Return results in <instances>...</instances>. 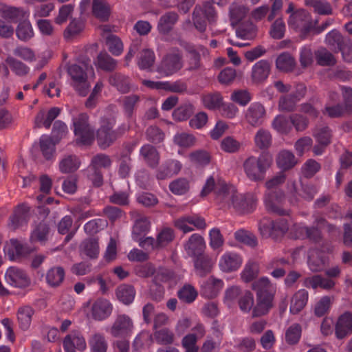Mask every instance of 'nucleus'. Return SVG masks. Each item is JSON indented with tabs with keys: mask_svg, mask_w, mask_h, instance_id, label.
<instances>
[{
	"mask_svg": "<svg viewBox=\"0 0 352 352\" xmlns=\"http://www.w3.org/2000/svg\"><path fill=\"white\" fill-rule=\"evenodd\" d=\"M116 120L113 118L103 117L101 118L100 126L96 132V140L98 146L105 149L111 145L117 138L129 129V126L123 125L118 131L113 130Z\"/></svg>",
	"mask_w": 352,
	"mask_h": 352,
	"instance_id": "7ed1b4c3",
	"label": "nucleus"
},
{
	"mask_svg": "<svg viewBox=\"0 0 352 352\" xmlns=\"http://www.w3.org/2000/svg\"><path fill=\"white\" fill-rule=\"evenodd\" d=\"M236 35L243 40H253L256 36V28L252 23H243L236 28Z\"/></svg>",
	"mask_w": 352,
	"mask_h": 352,
	"instance_id": "e433bc0d",
	"label": "nucleus"
},
{
	"mask_svg": "<svg viewBox=\"0 0 352 352\" xmlns=\"http://www.w3.org/2000/svg\"><path fill=\"white\" fill-rule=\"evenodd\" d=\"M190 188L189 182L186 178H178L169 184L170 190L175 195H184Z\"/></svg>",
	"mask_w": 352,
	"mask_h": 352,
	"instance_id": "13d9d810",
	"label": "nucleus"
},
{
	"mask_svg": "<svg viewBox=\"0 0 352 352\" xmlns=\"http://www.w3.org/2000/svg\"><path fill=\"white\" fill-rule=\"evenodd\" d=\"M212 191L215 194V199L219 204H223L233 208L240 214H247L253 211L257 199L250 194L239 193L233 186L228 185L219 176H210L201 192V197H206Z\"/></svg>",
	"mask_w": 352,
	"mask_h": 352,
	"instance_id": "f257e3e1",
	"label": "nucleus"
},
{
	"mask_svg": "<svg viewBox=\"0 0 352 352\" xmlns=\"http://www.w3.org/2000/svg\"><path fill=\"white\" fill-rule=\"evenodd\" d=\"M186 50L188 54L187 70L190 72L199 70L201 66L200 54L193 47H189Z\"/></svg>",
	"mask_w": 352,
	"mask_h": 352,
	"instance_id": "49530a36",
	"label": "nucleus"
},
{
	"mask_svg": "<svg viewBox=\"0 0 352 352\" xmlns=\"http://www.w3.org/2000/svg\"><path fill=\"white\" fill-rule=\"evenodd\" d=\"M222 280L210 276L201 286L202 294L208 298H215L223 287Z\"/></svg>",
	"mask_w": 352,
	"mask_h": 352,
	"instance_id": "a878e982",
	"label": "nucleus"
},
{
	"mask_svg": "<svg viewBox=\"0 0 352 352\" xmlns=\"http://www.w3.org/2000/svg\"><path fill=\"white\" fill-rule=\"evenodd\" d=\"M308 264L312 272H320L325 267V256L318 250L313 251L309 256Z\"/></svg>",
	"mask_w": 352,
	"mask_h": 352,
	"instance_id": "72a5a7b5",
	"label": "nucleus"
},
{
	"mask_svg": "<svg viewBox=\"0 0 352 352\" xmlns=\"http://www.w3.org/2000/svg\"><path fill=\"white\" fill-rule=\"evenodd\" d=\"M80 65H72L67 67V73L76 82H83L87 78V72L94 73V68L91 60L86 56L82 57L79 60Z\"/></svg>",
	"mask_w": 352,
	"mask_h": 352,
	"instance_id": "1a4fd4ad",
	"label": "nucleus"
},
{
	"mask_svg": "<svg viewBox=\"0 0 352 352\" xmlns=\"http://www.w3.org/2000/svg\"><path fill=\"white\" fill-rule=\"evenodd\" d=\"M316 62L321 66H333L336 63L333 54L324 47L316 52Z\"/></svg>",
	"mask_w": 352,
	"mask_h": 352,
	"instance_id": "37998d69",
	"label": "nucleus"
},
{
	"mask_svg": "<svg viewBox=\"0 0 352 352\" xmlns=\"http://www.w3.org/2000/svg\"><path fill=\"white\" fill-rule=\"evenodd\" d=\"M325 41L335 53H342L344 61L352 62V42L349 38L344 37L338 30H333L327 34Z\"/></svg>",
	"mask_w": 352,
	"mask_h": 352,
	"instance_id": "20e7f679",
	"label": "nucleus"
},
{
	"mask_svg": "<svg viewBox=\"0 0 352 352\" xmlns=\"http://www.w3.org/2000/svg\"><path fill=\"white\" fill-rule=\"evenodd\" d=\"M285 199L284 192L278 189L269 192L265 197V205L267 211L280 216L289 214L288 211L283 209L281 203Z\"/></svg>",
	"mask_w": 352,
	"mask_h": 352,
	"instance_id": "9d476101",
	"label": "nucleus"
},
{
	"mask_svg": "<svg viewBox=\"0 0 352 352\" xmlns=\"http://www.w3.org/2000/svg\"><path fill=\"white\" fill-rule=\"evenodd\" d=\"M195 257L194 267L199 276L204 277L211 272L213 261L208 255L202 254Z\"/></svg>",
	"mask_w": 352,
	"mask_h": 352,
	"instance_id": "b1692460",
	"label": "nucleus"
},
{
	"mask_svg": "<svg viewBox=\"0 0 352 352\" xmlns=\"http://www.w3.org/2000/svg\"><path fill=\"white\" fill-rule=\"evenodd\" d=\"M179 19V15L175 12H167L159 20L157 28L163 34H168Z\"/></svg>",
	"mask_w": 352,
	"mask_h": 352,
	"instance_id": "bb28decb",
	"label": "nucleus"
},
{
	"mask_svg": "<svg viewBox=\"0 0 352 352\" xmlns=\"http://www.w3.org/2000/svg\"><path fill=\"white\" fill-rule=\"evenodd\" d=\"M135 291L132 285H122L117 288L118 298L125 305L131 303L135 298Z\"/></svg>",
	"mask_w": 352,
	"mask_h": 352,
	"instance_id": "58836bf2",
	"label": "nucleus"
},
{
	"mask_svg": "<svg viewBox=\"0 0 352 352\" xmlns=\"http://www.w3.org/2000/svg\"><path fill=\"white\" fill-rule=\"evenodd\" d=\"M22 16V11L17 8L10 6L8 5L0 4V17L5 19L10 23H18L16 29V35L21 39V19Z\"/></svg>",
	"mask_w": 352,
	"mask_h": 352,
	"instance_id": "2eb2a0df",
	"label": "nucleus"
},
{
	"mask_svg": "<svg viewBox=\"0 0 352 352\" xmlns=\"http://www.w3.org/2000/svg\"><path fill=\"white\" fill-rule=\"evenodd\" d=\"M273 128L281 133H288L292 129L290 120L282 115L277 116L272 122Z\"/></svg>",
	"mask_w": 352,
	"mask_h": 352,
	"instance_id": "680f3d73",
	"label": "nucleus"
},
{
	"mask_svg": "<svg viewBox=\"0 0 352 352\" xmlns=\"http://www.w3.org/2000/svg\"><path fill=\"white\" fill-rule=\"evenodd\" d=\"M94 15L100 21H106L110 15V7L104 0H94L92 5Z\"/></svg>",
	"mask_w": 352,
	"mask_h": 352,
	"instance_id": "473e14b6",
	"label": "nucleus"
},
{
	"mask_svg": "<svg viewBox=\"0 0 352 352\" xmlns=\"http://www.w3.org/2000/svg\"><path fill=\"white\" fill-rule=\"evenodd\" d=\"M92 352H107L108 344L104 336L100 333H95L89 340Z\"/></svg>",
	"mask_w": 352,
	"mask_h": 352,
	"instance_id": "de8ad7c7",
	"label": "nucleus"
},
{
	"mask_svg": "<svg viewBox=\"0 0 352 352\" xmlns=\"http://www.w3.org/2000/svg\"><path fill=\"white\" fill-rule=\"evenodd\" d=\"M50 228L47 223L43 221H41L34 229L31 234V241H38L45 242L47 240V235Z\"/></svg>",
	"mask_w": 352,
	"mask_h": 352,
	"instance_id": "3c124183",
	"label": "nucleus"
},
{
	"mask_svg": "<svg viewBox=\"0 0 352 352\" xmlns=\"http://www.w3.org/2000/svg\"><path fill=\"white\" fill-rule=\"evenodd\" d=\"M109 83L117 87L122 93H126L129 91L130 87L127 78L120 73H115L109 78Z\"/></svg>",
	"mask_w": 352,
	"mask_h": 352,
	"instance_id": "09e8293b",
	"label": "nucleus"
},
{
	"mask_svg": "<svg viewBox=\"0 0 352 352\" xmlns=\"http://www.w3.org/2000/svg\"><path fill=\"white\" fill-rule=\"evenodd\" d=\"M153 336L155 341L162 345H170L174 343L175 340L174 333L166 327L155 330Z\"/></svg>",
	"mask_w": 352,
	"mask_h": 352,
	"instance_id": "f704fd0d",
	"label": "nucleus"
},
{
	"mask_svg": "<svg viewBox=\"0 0 352 352\" xmlns=\"http://www.w3.org/2000/svg\"><path fill=\"white\" fill-rule=\"evenodd\" d=\"M243 263L241 256L235 252L224 254L220 261V267L223 272H231L237 270Z\"/></svg>",
	"mask_w": 352,
	"mask_h": 352,
	"instance_id": "f3484780",
	"label": "nucleus"
},
{
	"mask_svg": "<svg viewBox=\"0 0 352 352\" xmlns=\"http://www.w3.org/2000/svg\"><path fill=\"white\" fill-rule=\"evenodd\" d=\"M302 333V327L298 323L291 325L285 332V340L290 345L296 344L298 342Z\"/></svg>",
	"mask_w": 352,
	"mask_h": 352,
	"instance_id": "4d7b16f0",
	"label": "nucleus"
},
{
	"mask_svg": "<svg viewBox=\"0 0 352 352\" xmlns=\"http://www.w3.org/2000/svg\"><path fill=\"white\" fill-rule=\"evenodd\" d=\"M296 65V62L294 57L287 52L280 54L276 60V68L284 72H292Z\"/></svg>",
	"mask_w": 352,
	"mask_h": 352,
	"instance_id": "2f4dec72",
	"label": "nucleus"
},
{
	"mask_svg": "<svg viewBox=\"0 0 352 352\" xmlns=\"http://www.w3.org/2000/svg\"><path fill=\"white\" fill-rule=\"evenodd\" d=\"M6 281L14 287L22 285V271L14 267H9L5 274Z\"/></svg>",
	"mask_w": 352,
	"mask_h": 352,
	"instance_id": "a18cd8bd",
	"label": "nucleus"
},
{
	"mask_svg": "<svg viewBox=\"0 0 352 352\" xmlns=\"http://www.w3.org/2000/svg\"><path fill=\"white\" fill-rule=\"evenodd\" d=\"M155 60L154 52L149 49H144L140 53L138 65L141 69H148L154 65Z\"/></svg>",
	"mask_w": 352,
	"mask_h": 352,
	"instance_id": "c03bdc74",
	"label": "nucleus"
},
{
	"mask_svg": "<svg viewBox=\"0 0 352 352\" xmlns=\"http://www.w3.org/2000/svg\"><path fill=\"white\" fill-rule=\"evenodd\" d=\"M317 193L316 187L311 184H301V193L298 194L296 183L291 184L289 202L296 206L300 202L299 197L307 201H311Z\"/></svg>",
	"mask_w": 352,
	"mask_h": 352,
	"instance_id": "9b49d317",
	"label": "nucleus"
},
{
	"mask_svg": "<svg viewBox=\"0 0 352 352\" xmlns=\"http://www.w3.org/2000/svg\"><path fill=\"white\" fill-rule=\"evenodd\" d=\"M65 270L62 267L51 268L47 273V283L52 287H57L63 281Z\"/></svg>",
	"mask_w": 352,
	"mask_h": 352,
	"instance_id": "79ce46f5",
	"label": "nucleus"
},
{
	"mask_svg": "<svg viewBox=\"0 0 352 352\" xmlns=\"http://www.w3.org/2000/svg\"><path fill=\"white\" fill-rule=\"evenodd\" d=\"M206 248V243L203 236L198 234H192L186 243L184 249L190 256H196L202 254Z\"/></svg>",
	"mask_w": 352,
	"mask_h": 352,
	"instance_id": "6ab92c4d",
	"label": "nucleus"
},
{
	"mask_svg": "<svg viewBox=\"0 0 352 352\" xmlns=\"http://www.w3.org/2000/svg\"><path fill=\"white\" fill-rule=\"evenodd\" d=\"M112 309V305L109 300L99 298L92 305V317L96 320H102L111 314Z\"/></svg>",
	"mask_w": 352,
	"mask_h": 352,
	"instance_id": "a211bd4d",
	"label": "nucleus"
},
{
	"mask_svg": "<svg viewBox=\"0 0 352 352\" xmlns=\"http://www.w3.org/2000/svg\"><path fill=\"white\" fill-rule=\"evenodd\" d=\"M272 156L268 152H263L258 157L250 156L243 164L246 176L253 182H262L265 174L272 163Z\"/></svg>",
	"mask_w": 352,
	"mask_h": 352,
	"instance_id": "f03ea898",
	"label": "nucleus"
},
{
	"mask_svg": "<svg viewBox=\"0 0 352 352\" xmlns=\"http://www.w3.org/2000/svg\"><path fill=\"white\" fill-rule=\"evenodd\" d=\"M204 106L209 109L220 108L223 105V98L219 93L215 92L204 95L202 98Z\"/></svg>",
	"mask_w": 352,
	"mask_h": 352,
	"instance_id": "5fc2aeb1",
	"label": "nucleus"
},
{
	"mask_svg": "<svg viewBox=\"0 0 352 352\" xmlns=\"http://www.w3.org/2000/svg\"><path fill=\"white\" fill-rule=\"evenodd\" d=\"M173 141L179 147L189 148L195 144L196 138L192 134L181 133L175 135Z\"/></svg>",
	"mask_w": 352,
	"mask_h": 352,
	"instance_id": "e2e57ef3",
	"label": "nucleus"
},
{
	"mask_svg": "<svg viewBox=\"0 0 352 352\" xmlns=\"http://www.w3.org/2000/svg\"><path fill=\"white\" fill-rule=\"evenodd\" d=\"M270 64L266 60H261L257 62L252 67L251 78L254 84L263 82L270 73Z\"/></svg>",
	"mask_w": 352,
	"mask_h": 352,
	"instance_id": "aec40b11",
	"label": "nucleus"
},
{
	"mask_svg": "<svg viewBox=\"0 0 352 352\" xmlns=\"http://www.w3.org/2000/svg\"><path fill=\"white\" fill-rule=\"evenodd\" d=\"M197 340V336L195 333H188L182 338V345L186 349V352H198Z\"/></svg>",
	"mask_w": 352,
	"mask_h": 352,
	"instance_id": "338daca9",
	"label": "nucleus"
},
{
	"mask_svg": "<svg viewBox=\"0 0 352 352\" xmlns=\"http://www.w3.org/2000/svg\"><path fill=\"white\" fill-rule=\"evenodd\" d=\"M133 327V323L131 318L125 314H120L116 317L111 327L110 333L113 337L118 338L127 335Z\"/></svg>",
	"mask_w": 352,
	"mask_h": 352,
	"instance_id": "4468645a",
	"label": "nucleus"
},
{
	"mask_svg": "<svg viewBox=\"0 0 352 352\" xmlns=\"http://www.w3.org/2000/svg\"><path fill=\"white\" fill-rule=\"evenodd\" d=\"M80 251L90 259L98 258L100 253L98 239L89 237L85 239L80 245Z\"/></svg>",
	"mask_w": 352,
	"mask_h": 352,
	"instance_id": "cd10ccee",
	"label": "nucleus"
},
{
	"mask_svg": "<svg viewBox=\"0 0 352 352\" xmlns=\"http://www.w3.org/2000/svg\"><path fill=\"white\" fill-rule=\"evenodd\" d=\"M342 97L343 100L342 107L347 113V116L352 115V88L342 86Z\"/></svg>",
	"mask_w": 352,
	"mask_h": 352,
	"instance_id": "774afa93",
	"label": "nucleus"
},
{
	"mask_svg": "<svg viewBox=\"0 0 352 352\" xmlns=\"http://www.w3.org/2000/svg\"><path fill=\"white\" fill-rule=\"evenodd\" d=\"M248 10L244 6L232 4L230 8L231 24L235 25L239 23L245 16Z\"/></svg>",
	"mask_w": 352,
	"mask_h": 352,
	"instance_id": "864d4df0",
	"label": "nucleus"
},
{
	"mask_svg": "<svg viewBox=\"0 0 352 352\" xmlns=\"http://www.w3.org/2000/svg\"><path fill=\"white\" fill-rule=\"evenodd\" d=\"M297 100L291 94L282 96L279 98L278 108L281 111L292 112L295 111Z\"/></svg>",
	"mask_w": 352,
	"mask_h": 352,
	"instance_id": "bf43d9fd",
	"label": "nucleus"
},
{
	"mask_svg": "<svg viewBox=\"0 0 352 352\" xmlns=\"http://www.w3.org/2000/svg\"><path fill=\"white\" fill-rule=\"evenodd\" d=\"M234 239L241 243L251 248H255L258 245L256 236L251 232L241 229L235 232Z\"/></svg>",
	"mask_w": 352,
	"mask_h": 352,
	"instance_id": "a19ab883",
	"label": "nucleus"
},
{
	"mask_svg": "<svg viewBox=\"0 0 352 352\" xmlns=\"http://www.w3.org/2000/svg\"><path fill=\"white\" fill-rule=\"evenodd\" d=\"M197 292L195 287L190 284L184 285L177 292L179 300L186 303L192 302L197 297Z\"/></svg>",
	"mask_w": 352,
	"mask_h": 352,
	"instance_id": "8fccbe9b",
	"label": "nucleus"
},
{
	"mask_svg": "<svg viewBox=\"0 0 352 352\" xmlns=\"http://www.w3.org/2000/svg\"><path fill=\"white\" fill-rule=\"evenodd\" d=\"M182 67V52L178 48H173L163 56L157 72L164 76H169L179 71Z\"/></svg>",
	"mask_w": 352,
	"mask_h": 352,
	"instance_id": "39448f33",
	"label": "nucleus"
},
{
	"mask_svg": "<svg viewBox=\"0 0 352 352\" xmlns=\"http://www.w3.org/2000/svg\"><path fill=\"white\" fill-rule=\"evenodd\" d=\"M175 239V233L173 229L170 228H163L157 236V245L159 249L167 246Z\"/></svg>",
	"mask_w": 352,
	"mask_h": 352,
	"instance_id": "6e6d98bb",
	"label": "nucleus"
},
{
	"mask_svg": "<svg viewBox=\"0 0 352 352\" xmlns=\"http://www.w3.org/2000/svg\"><path fill=\"white\" fill-rule=\"evenodd\" d=\"M308 300V292L305 289L298 291L293 296L289 311L292 314H298L305 307Z\"/></svg>",
	"mask_w": 352,
	"mask_h": 352,
	"instance_id": "c756f323",
	"label": "nucleus"
},
{
	"mask_svg": "<svg viewBox=\"0 0 352 352\" xmlns=\"http://www.w3.org/2000/svg\"><path fill=\"white\" fill-rule=\"evenodd\" d=\"M57 143L56 140L50 137L40 139V148L45 160H50L52 159L56 151L55 146Z\"/></svg>",
	"mask_w": 352,
	"mask_h": 352,
	"instance_id": "4c0bfd02",
	"label": "nucleus"
},
{
	"mask_svg": "<svg viewBox=\"0 0 352 352\" xmlns=\"http://www.w3.org/2000/svg\"><path fill=\"white\" fill-rule=\"evenodd\" d=\"M352 333V314L346 311L339 316L335 325V334L338 339L342 340Z\"/></svg>",
	"mask_w": 352,
	"mask_h": 352,
	"instance_id": "dca6fc26",
	"label": "nucleus"
},
{
	"mask_svg": "<svg viewBox=\"0 0 352 352\" xmlns=\"http://www.w3.org/2000/svg\"><path fill=\"white\" fill-rule=\"evenodd\" d=\"M74 133L76 143L91 145L94 140V131L89 124V117L85 113L80 114L74 119Z\"/></svg>",
	"mask_w": 352,
	"mask_h": 352,
	"instance_id": "0eeeda50",
	"label": "nucleus"
},
{
	"mask_svg": "<svg viewBox=\"0 0 352 352\" xmlns=\"http://www.w3.org/2000/svg\"><path fill=\"white\" fill-rule=\"evenodd\" d=\"M288 24L294 29L301 28L300 36L302 39L307 38L312 28H314L309 14L303 9L292 12L290 14Z\"/></svg>",
	"mask_w": 352,
	"mask_h": 352,
	"instance_id": "6e6552de",
	"label": "nucleus"
},
{
	"mask_svg": "<svg viewBox=\"0 0 352 352\" xmlns=\"http://www.w3.org/2000/svg\"><path fill=\"white\" fill-rule=\"evenodd\" d=\"M254 142L258 148L267 149L272 144V135L268 131L261 129L255 135Z\"/></svg>",
	"mask_w": 352,
	"mask_h": 352,
	"instance_id": "603ef678",
	"label": "nucleus"
},
{
	"mask_svg": "<svg viewBox=\"0 0 352 352\" xmlns=\"http://www.w3.org/2000/svg\"><path fill=\"white\" fill-rule=\"evenodd\" d=\"M276 162L282 170H288L296 166L298 160L291 151L283 150L278 153Z\"/></svg>",
	"mask_w": 352,
	"mask_h": 352,
	"instance_id": "7c9ffc66",
	"label": "nucleus"
},
{
	"mask_svg": "<svg viewBox=\"0 0 352 352\" xmlns=\"http://www.w3.org/2000/svg\"><path fill=\"white\" fill-rule=\"evenodd\" d=\"M6 256L11 261H20L22 258V243L16 239H11L4 246Z\"/></svg>",
	"mask_w": 352,
	"mask_h": 352,
	"instance_id": "393cba45",
	"label": "nucleus"
},
{
	"mask_svg": "<svg viewBox=\"0 0 352 352\" xmlns=\"http://www.w3.org/2000/svg\"><path fill=\"white\" fill-rule=\"evenodd\" d=\"M80 162L76 155H67L59 163L60 170L63 173L75 172L80 166Z\"/></svg>",
	"mask_w": 352,
	"mask_h": 352,
	"instance_id": "c9c22d12",
	"label": "nucleus"
},
{
	"mask_svg": "<svg viewBox=\"0 0 352 352\" xmlns=\"http://www.w3.org/2000/svg\"><path fill=\"white\" fill-rule=\"evenodd\" d=\"M274 294L256 295V304L253 308L252 317L266 315L273 307Z\"/></svg>",
	"mask_w": 352,
	"mask_h": 352,
	"instance_id": "4be33fe9",
	"label": "nucleus"
},
{
	"mask_svg": "<svg viewBox=\"0 0 352 352\" xmlns=\"http://www.w3.org/2000/svg\"><path fill=\"white\" fill-rule=\"evenodd\" d=\"M216 19L217 12L212 4L209 2L204 3L203 6H196L192 12L194 25L201 32L206 29V21L211 23L215 22Z\"/></svg>",
	"mask_w": 352,
	"mask_h": 352,
	"instance_id": "423d86ee",
	"label": "nucleus"
},
{
	"mask_svg": "<svg viewBox=\"0 0 352 352\" xmlns=\"http://www.w3.org/2000/svg\"><path fill=\"white\" fill-rule=\"evenodd\" d=\"M94 63L98 68L109 72L114 71L118 65L117 60L113 58L106 51H102L98 54Z\"/></svg>",
	"mask_w": 352,
	"mask_h": 352,
	"instance_id": "c85d7f7f",
	"label": "nucleus"
},
{
	"mask_svg": "<svg viewBox=\"0 0 352 352\" xmlns=\"http://www.w3.org/2000/svg\"><path fill=\"white\" fill-rule=\"evenodd\" d=\"M140 153L150 168H155L159 165L160 155L155 146L145 144L140 148Z\"/></svg>",
	"mask_w": 352,
	"mask_h": 352,
	"instance_id": "5701e85b",
	"label": "nucleus"
},
{
	"mask_svg": "<svg viewBox=\"0 0 352 352\" xmlns=\"http://www.w3.org/2000/svg\"><path fill=\"white\" fill-rule=\"evenodd\" d=\"M266 111L261 103H253L246 110L244 116L245 122L252 127H258L263 124Z\"/></svg>",
	"mask_w": 352,
	"mask_h": 352,
	"instance_id": "f8f14e48",
	"label": "nucleus"
},
{
	"mask_svg": "<svg viewBox=\"0 0 352 352\" xmlns=\"http://www.w3.org/2000/svg\"><path fill=\"white\" fill-rule=\"evenodd\" d=\"M318 144L323 147L327 146L331 143L332 133L328 126H323L318 129L314 133Z\"/></svg>",
	"mask_w": 352,
	"mask_h": 352,
	"instance_id": "0e129e2a",
	"label": "nucleus"
},
{
	"mask_svg": "<svg viewBox=\"0 0 352 352\" xmlns=\"http://www.w3.org/2000/svg\"><path fill=\"white\" fill-rule=\"evenodd\" d=\"M271 286L270 280L266 277L259 278L252 285V289L256 292V295L273 294L269 291Z\"/></svg>",
	"mask_w": 352,
	"mask_h": 352,
	"instance_id": "69168bd1",
	"label": "nucleus"
},
{
	"mask_svg": "<svg viewBox=\"0 0 352 352\" xmlns=\"http://www.w3.org/2000/svg\"><path fill=\"white\" fill-rule=\"evenodd\" d=\"M288 225L285 219L272 221L270 225H263L260 226L259 230L261 234H264L263 229L267 230L269 236L276 240L282 237L288 230Z\"/></svg>",
	"mask_w": 352,
	"mask_h": 352,
	"instance_id": "412c9836",
	"label": "nucleus"
},
{
	"mask_svg": "<svg viewBox=\"0 0 352 352\" xmlns=\"http://www.w3.org/2000/svg\"><path fill=\"white\" fill-rule=\"evenodd\" d=\"M259 274V265L254 261H249L245 265L244 270L241 273V279L249 283L257 278Z\"/></svg>",
	"mask_w": 352,
	"mask_h": 352,
	"instance_id": "ea45409f",
	"label": "nucleus"
},
{
	"mask_svg": "<svg viewBox=\"0 0 352 352\" xmlns=\"http://www.w3.org/2000/svg\"><path fill=\"white\" fill-rule=\"evenodd\" d=\"M109 51L114 56H119L123 51V45L120 39L113 34H109L106 39Z\"/></svg>",
	"mask_w": 352,
	"mask_h": 352,
	"instance_id": "052dcab7",
	"label": "nucleus"
},
{
	"mask_svg": "<svg viewBox=\"0 0 352 352\" xmlns=\"http://www.w3.org/2000/svg\"><path fill=\"white\" fill-rule=\"evenodd\" d=\"M63 348L66 352H76V349L82 351L87 347L85 339L80 332L73 331L63 340Z\"/></svg>",
	"mask_w": 352,
	"mask_h": 352,
	"instance_id": "ddd939ff",
	"label": "nucleus"
}]
</instances>
